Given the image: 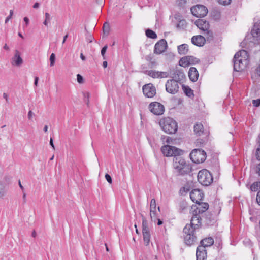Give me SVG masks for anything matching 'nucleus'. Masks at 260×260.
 Here are the masks:
<instances>
[{"label":"nucleus","instance_id":"17","mask_svg":"<svg viewBox=\"0 0 260 260\" xmlns=\"http://www.w3.org/2000/svg\"><path fill=\"white\" fill-rule=\"evenodd\" d=\"M150 216L152 221H155L156 219V204L154 199L150 201Z\"/></svg>","mask_w":260,"mask_h":260},{"label":"nucleus","instance_id":"6","mask_svg":"<svg viewBox=\"0 0 260 260\" xmlns=\"http://www.w3.org/2000/svg\"><path fill=\"white\" fill-rule=\"evenodd\" d=\"M190 157L191 160L196 164L202 163L206 158V152L199 149H194L190 154Z\"/></svg>","mask_w":260,"mask_h":260},{"label":"nucleus","instance_id":"56","mask_svg":"<svg viewBox=\"0 0 260 260\" xmlns=\"http://www.w3.org/2000/svg\"><path fill=\"white\" fill-rule=\"evenodd\" d=\"M156 220H157V225H161L163 223L162 221L160 219H157V218H156V219L155 220V221Z\"/></svg>","mask_w":260,"mask_h":260},{"label":"nucleus","instance_id":"16","mask_svg":"<svg viewBox=\"0 0 260 260\" xmlns=\"http://www.w3.org/2000/svg\"><path fill=\"white\" fill-rule=\"evenodd\" d=\"M148 75L153 78H167L169 74L167 72L150 70L148 71Z\"/></svg>","mask_w":260,"mask_h":260},{"label":"nucleus","instance_id":"37","mask_svg":"<svg viewBox=\"0 0 260 260\" xmlns=\"http://www.w3.org/2000/svg\"><path fill=\"white\" fill-rule=\"evenodd\" d=\"M50 66L53 67L55 64V54L53 53H52L50 56Z\"/></svg>","mask_w":260,"mask_h":260},{"label":"nucleus","instance_id":"30","mask_svg":"<svg viewBox=\"0 0 260 260\" xmlns=\"http://www.w3.org/2000/svg\"><path fill=\"white\" fill-rule=\"evenodd\" d=\"M179 64L180 66L186 68L189 66V62L188 61L187 56L182 57L179 62Z\"/></svg>","mask_w":260,"mask_h":260},{"label":"nucleus","instance_id":"49","mask_svg":"<svg viewBox=\"0 0 260 260\" xmlns=\"http://www.w3.org/2000/svg\"><path fill=\"white\" fill-rule=\"evenodd\" d=\"M3 97L6 100V102L8 101V95L6 93H3Z\"/></svg>","mask_w":260,"mask_h":260},{"label":"nucleus","instance_id":"51","mask_svg":"<svg viewBox=\"0 0 260 260\" xmlns=\"http://www.w3.org/2000/svg\"><path fill=\"white\" fill-rule=\"evenodd\" d=\"M32 117V112L31 111H29L28 113V118L29 119H31Z\"/></svg>","mask_w":260,"mask_h":260},{"label":"nucleus","instance_id":"61","mask_svg":"<svg viewBox=\"0 0 260 260\" xmlns=\"http://www.w3.org/2000/svg\"><path fill=\"white\" fill-rule=\"evenodd\" d=\"M68 35H66V36H64L62 43H64L66 42V40L67 38H68Z\"/></svg>","mask_w":260,"mask_h":260},{"label":"nucleus","instance_id":"45","mask_svg":"<svg viewBox=\"0 0 260 260\" xmlns=\"http://www.w3.org/2000/svg\"><path fill=\"white\" fill-rule=\"evenodd\" d=\"M105 178L110 184L112 183V178H111V176L108 174H106Z\"/></svg>","mask_w":260,"mask_h":260},{"label":"nucleus","instance_id":"48","mask_svg":"<svg viewBox=\"0 0 260 260\" xmlns=\"http://www.w3.org/2000/svg\"><path fill=\"white\" fill-rule=\"evenodd\" d=\"M23 20H24V21L25 22V26H27V25L28 24L29 22V19L27 17H25L23 18Z\"/></svg>","mask_w":260,"mask_h":260},{"label":"nucleus","instance_id":"32","mask_svg":"<svg viewBox=\"0 0 260 260\" xmlns=\"http://www.w3.org/2000/svg\"><path fill=\"white\" fill-rule=\"evenodd\" d=\"M188 61L189 63V66L191 64H195L198 63L200 62L199 59L192 56H186Z\"/></svg>","mask_w":260,"mask_h":260},{"label":"nucleus","instance_id":"28","mask_svg":"<svg viewBox=\"0 0 260 260\" xmlns=\"http://www.w3.org/2000/svg\"><path fill=\"white\" fill-rule=\"evenodd\" d=\"M194 131L195 133L201 136L203 133V126L201 123H197L194 126Z\"/></svg>","mask_w":260,"mask_h":260},{"label":"nucleus","instance_id":"8","mask_svg":"<svg viewBox=\"0 0 260 260\" xmlns=\"http://www.w3.org/2000/svg\"><path fill=\"white\" fill-rule=\"evenodd\" d=\"M191 12L197 17H203L207 15L208 10L204 6L198 5L192 7Z\"/></svg>","mask_w":260,"mask_h":260},{"label":"nucleus","instance_id":"58","mask_svg":"<svg viewBox=\"0 0 260 260\" xmlns=\"http://www.w3.org/2000/svg\"><path fill=\"white\" fill-rule=\"evenodd\" d=\"M22 192H23V199L24 202H25L26 194L24 191H23Z\"/></svg>","mask_w":260,"mask_h":260},{"label":"nucleus","instance_id":"27","mask_svg":"<svg viewBox=\"0 0 260 260\" xmlns=\"http://www.w3.org/2000/svg\"><path fill=\"white\" fill-rule=\"evenodd\" d=\"M178 52L180 55L186 54L188 52V46L186 44L178 46Z\"/></svg>","mask_w":260,"mask_h":260},{"label":"nucleus","instance_id":"59","mask_svg":"<svg viewBox=\"0 0 260 260\" xmlns=\"http://www.w3.org/2000/svg\"><path fill=\"white\" fill-rule=\"evenodd\" d=\"M103 66L104 68H106L107 67V62L105 61L103 63Z\"/></svg>","mask_w":260,"mask_h":260},{"label":"nucleus","instance_id":"24","mask_svg":"<svg viewBox=\"0 0 260 260\" xmlns=\"http://www.w3.org/2000/svg\"><path fill=\"white\" fill-rule=\"evenodd\" d=\"M235 58L241 59L242 60L249 61V56L247 52L245 50H242L237 52L235 55Z\"/></svg>","mask_w":260,"mask_h":260},{"label":"nucleus","instance_id":"54","mask_svg":"<svg viewBox=\"0 0 260 260\" xmlns=\"http://www.w3.org/2000/svg\"><path fill=\"white\" fill-rule=\"evenodd\" d=\"M50 144L51 146V147H52V148L54 150L55 149V146H54V145L53 144V140H52V138L50 139Z\"/></svg>","mask_w":260,"mask_h":260},{"label":"nucleus","instance_id":"3","mask_svg":"<svg viewBox=\"0 0 260 260\" xmlns=\"http://www.w3.org/2000/svg\"><path fill=\"white\" fill-rule=\"evenodd\" d=\"M196 25L202 31L207 40H210L213 38V32L210 29L208 22L204 19H198L195 21Z\"/></svg>","mask_w":260,"mask_h":260},{"label":"nucleus","instance_id":"11","mask_svg":"<svg viewBox=\"0 0 260 260\" xmlns=\"http://www.w3.org/2000/svg\"><path fill=\"white\" fill-rule=\"evenodd\" d=\"M234 70L237 72H241L245 70L248 64L249 61L242 60L235 58L234 57Z\"/></svg>","mask_w":260,"mask_h":260},{"label":"nucleus","instance_id":"20","mask_svg":"<svg viewBox=\"0 0 260 260\" xmlns=\"http://www.w3.org/2000/svg\"><path fill=\"white\" fill-rule=\"evenodd\" d=\"M251 35L256 40H260V22L255 23L251 30Z\"/></svg>","mask_w":260,"mask_h":260},{"label":"nucleus","instance_id":"34","mask_svg":"<svg viewBox=\"0 0 260 260\" xmlns=\"http://www.w3.org/2000/svg\"><path fill=\"white\" fill-rule=\"evenodd\" d=\"M146 35L148 37L150 38L155 39L157 38L156 34L153 31L150 29H147L146 31Z\"/></svg>","mask_w":260,"mask_h":260},{"label":"nucleus","instance_id":"1","mask_svg":"<svg viewBox=\"0 0 260 260\" xmlns=\"http://www.w3.org/2000/svg\"><path fill=\"white\" fill-rule=\"evenodd\" d=\"M173 167L175 171L179 175L186 174L191 171L190 165L180 155L174 157Z\"/></svg>","mask_w":260,"mask_h":260},{"label":"nucleus","instance_id":"47","mask_svg":"<svg viewBox=\"0 0 260 260\" xmlns=\"http://www.w3.org/2000/svg\"><path fill=\"white\" fill-rule=\"evenodd\" d=\"M256 201L257 203L260 205V191L258 192L256 197Z\"/></svg>","mask_w":260,"mask_h":260},{"label":"nucleus","instance_id":"4","mask_svg":"<svg viewBox=\"0 0 260 260\" xmlns=\"http://www.w3.org/2000/svg\"><path fill=\"white\" fill-rule=\"evenodd\" d=\"M161 151L163 155L166 157H177L183 153V150L170 145H165L161 147Z\"/></svg>","mask_w":260,"mask_h":260},{"label":"nucleus","instance_id":"35","mask_svg":"<svg viewBox=\"0 0 260 260\" xmlns=\"http://www.w3.org/2000/svg\"><path fill=\"white\" fill-rule=\"evenodd\" d=\"M252 191H256L260 188V182H254L250 187Z\"/></svg>","mask_w":260,"mask_h":260},{"label":"nucleus","instance_id":"29","mask_svg":"<svg viewBox=\"0 0 260 260\" xmlns=\"http://www.w3.org/2000/svg\"><path fill=\"white\" fill-rule=\"evenodd\" d=\"M195 229L191 226V225L186 224L183 229L184 235L192 234H193V232Z\"/></svg>","mask_w":260,"mask_h":260},{"label":"nucleus","instance_id":"50","mask_svg":"<svg viewBox=\"0 0 260 260\" xmlns=\"http://www.w3.org/2000/svg\"><path fill=\"white\" fill-rule=\"evenodd\" d=\"M84 96L85 98H87L88 99V101H87V104H88V103H89L88 99H89V95H90L89 93V92H85V93H84Z\"/></svg>","mask_w":260,"mask_h":260},{"label":"nucleus","instance_id":"57","mask_svg":"<svg viewBox=\"0 0 260 260\" xmlns=\"http://www.w3.org/2000/svg\"><path fill=\"white\" fill-rule=\"evenodd\" d=\"M256 172L260 175V164L257 166L256 168Z\"/></svg>","mask_w":260,"mask_h":260},{"label":"nucleus","instance_id":"26","mask_svg":"<svg viewBox=\"0 0 260 260\" xmlns=\"http://www.w3.org/2000/svg\"><path fill=\"white\" fill-rule=\"evenodd\" d=\"M184 241L188 245H192L195 240V236L193 234L184 235Z\"/></svg>","mask_w":260,"mask_h":260},{"label":"nucleus","instance_id":"39","mask_svg":"<svg viewBox=\"0 0 260 260\" xmlns=\"http://www.w3.org/2000/svg\"><path fill=\"white\" fill-rule=\"evenodd\" d=\"M219 4L222 5H228L231 2V0H217Z\"/></svg>","mask_w":260,"mask_h":260},{"label":"nucleus","instance_id":"33","mask_svg":"<svg viewBox=\"0 0 260 260\" xmlns=\"http://www.w3.org/2000/svg\"><path fill=\"white\" fill-rule=\"evenodd\" d=\"M7 194V189L4 185L0 183V200L3 199Z\"/></svg>","mask_w":260,"mask_h":260},{"label":"nucleus","instance_id":"42","mask_svg":"<svg viewBox=\"0 0 260 260\" xmlns=\"http://www.w3.org/2000/svg\"><path fill=\"white\" fill-rule=\"evenodd\" d=\"M164 139H166L165 142L167 143V145L170 144H174L173 142V140L169 137H164Z\"/></svg>","mask_w":260,"mask_h":260},{"label":"nucleus","instance_id":"25","mask_svg":"<svg viewBox=\"0 0 260 260\" xmlns=\"http://www.w3.org/2000/svg\"><path fill=\"white\" fill-rule=\"evenodd\" d=\"M214 243V240L211 237L206 238L204 239L201 241V245L204 247L205 248L206 247L211 246Z\"/></svg>","mask_w":260,"mask_h":260},{"label":"nucleus","instance_id":"13","mask_svg":"<svg viewBox=\"0 0 260 260\" xmlns=\"http://www.w3.org/2000/svg\"><path fill=\"white\" fill-rule=\"evenodd\" d=\"M23 62L21 56V53L18 50H15L14 54L11 59V64L12 66L20 67Z\"/></svg>","mask_w":260,"mask_h":260},{"label":"nucleus","instance_id":"43","mask_svg":"<svg viewBox=\"0 0 260 260\" xmlns=\"http://www.w3.org/2000/svg\"><path fill=\"white\" fill-rule=\"evenodd\" d=\"M107 47V45H105L104 47L102 48L101 50V54L104 59H105V54L106 52Z\"/></svg>","mask_w":260,"mask_h":260},{"label":"nucleus","instance_id":"38","mask_svg":"<svg viewBox=\"0 0 260 260\" xmlns=\"http://www.w3.org/2000/svg\"><path fill=\"white\" fill-rule=\"evenodd\" d=\"M184 92H185V94H186V95H187L189 97L191 96L193 94V91L190 88H185V90H184Z\"/></svg>","mask_w":260,"mask_h":260},{"label":"nucleus","instance_id":"44","mask_svg":"<svg viewBox=\"0 0 260 260\" xmlns=\"http://www.w3.org/2000/svg\"><path fill=\"white\" fill-rule=\"evenodd\" d=\"M252 104L255 107H258L260 105V100L257 99V100H254L252 101Z\"/></svg>","mask_w":260,"mask_h":260},{"label":"nucleus","instance_id":"15","mask_svg":"<svg viewBox=\"0 0 260 260\" xmlns=\"http://www.w3.org/2000/svg\"><path fill=\"white\" fill-rule=\"evenodd\" d=\"M190 197L193 202L199 203L203 200L204 194L200 189H195L191 191Z\"/></svg>","mask_w":260,"mask_h":260},{"label":"nucleus","instance_id":"60","mask_svg":"<svg viewBox=\"0 0 260 260\" xmlns=\"http://www.w3.org/2000/svg\"><path fill=\"white\" fill-rule=\"evenodd\" d=\"M4 48L5 49V50H9V47L8 46V45L6 44H5L4 46Z\"/></svg>","mask_w":260,"mask_h":260},{"label":"nucleus","instance_id":"55","mask_svg":"<svg viewBox=\"0 0 260 260\" xmlns=\"http://www.w3.org/2000/svg\"><path fill=\"white\" fill-rule=\"evenodd\" d=\"M18 183H19V186L20 187V188L22 190V191H24V187L22 185V184L21 183V182H20V180H19Z\"/></svg>","mask_w":260,"mask_h":260},{"label":"nucleus","instance_id":"53","mask_svg":"<svg viewBox=\"0 0 260 260\" xmlns=\"http://www.w3.org/2000/svg\"><path fill=\"white\" fill-rule=\"evenodd\" d=\"M38 80H39V78L37 77H36L35 78V82H34V84L36 86H37V85H38Z\"/></svg>","mask_w":260,"mask_h":260},{"label":"nucleus","instance_id":"21","mask_svg":"<svg viewBox=\"0 0 260 260\" xmlns=\"http://www.w3.org/2000/svg\"><path fill=\"white\" fill-rule=\"evenodd\" d=\"M206 39L204 37L198 35L193 36L191 39V42L198 46H202L204 45Z\"/></svg>","mask_w":260,"mask_h":260},{"label":"nucleus","instance_id":"31","mask_svg":"<svg viewBox=\"0 0 260 260\" xmlns=\"http://www.w3.org/2000/svg\"><path fill=\"white\" fill-rule=\"evenodd\" d=\"M51 19H52V17L51 16V15L48 13H45V20L43 22V24L46 26V27H48L49 26V24H50V21L51 20Z\"/></svg>","mask_w":260,"mask_h":260},{"label":"nucleus","instance_id":"9","mask_svg":"<svg viewBox=\"0 0 260 260\" xmlns=\"http://www.w3.org/2000/svg\"><path fill=\"white\" fill-rule=\"evenodd\" d=\"M178 83L175 80H168L166 84V91L171 94L176 93L179 90Z\"/></svg>","mask_w":260,"mask_h":260},{"label":"nucleus","instance_id":"12","mask_svg":"<svg viewBox=\"0 0 260 260\" xmlns=\"http://www.w3.org/2000/svg\"><path fill=\"white\" fill-rule=\"evenodd\" d=\"M167 43L165 40L162 39L157 42L154 46V53L159 55L162 53L167 49Z\"/></svg>","mask_w":260,"mask_h":260},{"label":"nucleus","instance_id":"10","mask_svg":"<svg viewBox=\"0 0 260 260\" xmlns=\"http://www.w3.org/2000/svg\"><path fill=\"white\" fill-rule=\"evenodd\" d=\"M142 233L144 243L146 245H148L150 241V232L147 221L145 218L142 219Z\"/></svg>","mask_w":260,"mask_h":260},{"label":"nucleus","instance_id":"22","mask_svg":"<svg viewBox=\"0 0 260 260\" xmlns=\"http://www.w3.org/2000/svg\"><path fill=\"white\" fill-rule=\"evenodd\" d=\"M188 77L190 80L192 82H196L197 81L199 77V73L196 68L191 67L189 69Z\"/></svg>","mask_w":260,"mask_h":260},{"label":"nucleus","instance_id":"46","mask_svg":"<svg viewBox=\"0 0 260 260\" xmlns=\"http://www.w3.org/2000/svg\"><path fill=\"white\" fill-rule=\"evenodd\" d=\"M255 77H256V75L258 77H260V64H259L258 67L256 69V72L255 73Z\"/></svg>","mask_w":260,"mask_h":260},{"label":"nucleus","instance_id":"18","mask_svg":"<svg viewBox=\"0 0 260 260\" xmlns=\"http://www.w3.org/2000/svg\"><path fill=\"white\" fill-rule=\"evenodd\" d=\"M196 205L194 206L195 210L194 212L196 214H200L205 212L209 207L208 203L205 202H202L201 201L199 203H196Z\"/></svg>","mask_w":260,"mask_h":260},{"label":"nucleus","instance_id":"19","mask_svg":"<svg viewBox=\"0 0 260 260\" xmlns=\"http://www.w3.org/2000/svg\"><path fill=\"white\" fill-rule=\"evenodd\" d=\"M207 252L203 246H199L197 248V260H205L206 258Z\"/></svg>","mask_w":260,"mask_h":260},{"label":"nucleus","instance_id":"52","mask_svg":"<svg viewBox=\"0 0 260 260\" xmlns=\"http://www.w3.org/2000/svg\"><path fill=\"white\" fill-rule=\"evenodd\" d=\"M39 6H40V4L39 3L37 2V3H35L34 4V5H33V8L34 9H37L39 7Z\"/></svg>","mask_w":260,"mask_h":260},{"label":"nucleus","instance_id":"41","mask_svg":"<svg viewBox=\"0 0 260 260\" xmlns=\"http://www.w3.org/2000/svg\"><path fill=\"white\" fill-rule=\"evenodd\" d=\"M77 80L78 82L80 84H82L84 82V79L83 77L80 74H77Z\"/></svg>","mask_w":260,"mask_h":260},{"label":"nucleus","instance_id":"2","mask_svg":"<svg viewBox=\"0 0 260 260\" xmlns=\"http://www.w3.org/2000/svg\"><path fill=\"white\" fill-rule=\"evenodd\" d=\"M159 123L161 129L167 134H175L177 131V123L174 119L169 117L161 119Z\"/></svg>","mask_w":260,"mask_h":260},{"label":"nucleus","instance_id":"23","mask_svg":"<svg viewBox=\"0 0 260 260\" xmlns=\"http://www.w3.org/2000/svg\"><path fill=\"white\" fill-rule=\"evenodd\" d=\"M201 218L199 214H196L193 215L191 219L190 225L192 226L194 229H197L199 227L201 224Z\"/></svg>","mask_w":260,"mask_h":260},{"label":"nucleus","instance_id":"64","mask_svg":"<svg viewBox=\"0 0 260 260\" xmlns=\"http://www.w3.org/2000/svg\"><path fill=\"white\" fill-rule=\"evenodd\" d=\"M32 236L34 237H35L36 236V232L35 231H33L32 233Z\"/></svg>","mask_w":260,"mask_h":260},{"label":"nucleus","instance_id":"62","mask_svg":"<svg viewBox=\"0 0 260 260\" xmlns=\"http://www.w3.org/2000/svg\"><path fill=\"white\" fill-rule=\"evenodd\" d=\"M80 57L82 60H84L85 59V57L83 55L82 53L81 54Z\"/></svg>","mask_w":260,"mask_h":260},{"label":"nucleus","instance_id":"7","mask_svg":"<svg viewBox=\"0 0 260 260\" xmlns=\"http://www.w3.org/2000/svg\"><path fill=\"white\" fill-rule=\"evenodd\" d=\"M148 108L152 113L156 115H162L165 111L164 105L157 102L151 103Z\"/></svg>","mask_w":260,"mask_h":260},{"label":"nucleus","instance_id":"36","mask_svg":"<svg viewBox=\"0 0 260 260\" xmlns=\"http://www.w3.org/2000/svg\"><path fill=\"white\" fill-rule=\"evenodd\" d=\"M186 22L185 20L184 19H182L178 22L177 25V27L180 29H183L186 26Z\"/></svg>","mask_w":260,"mask_h":260},{"label":"nucleus","instance_id":"63","mask_svg":"<svg viewBox=\"0 0 260 260\" xmlns=\"http://www.w3.org/2000/svg\"><path fill=\"white\" fill-rule=\"evenodd\" d=\"M44 132H46L48 131V126L47 125H45L44 127Z\"/></svg>","mask_w":260,"mask_h":260},{"label":"nucleus","instance_id":"14","mask_svg":"<svg viewBox=\"0 0 260 260\" xmlns=\"http://www.w3.org/2000/svg\"><path fill=\"white\" fill-rule=\"evenodd\" d=\"M143 92L145 96L152 98L156 94V89L153 84L150 83L143 87Z\"/></svg>","mask_w":260,"mask_h":260},{"label":"nucleus","instance_id":"40","mask_svg":"<svg viewBox=\"0 0 260 260\" xmlns=\"http://www.w3.org/2000/svg\"><path fill=\"white\" fill-rule=\"evenodd\" d=\"M13 15V10H10L9 15L5 19V23H8V22L11 19Z\"/></svg>","mask_w":260,"mask_h":260},{"label":"nucleus","instance_id":"5","mask_svg":"<svg viewBox=\"0 0 260 260\" xmlns=\"http://www.w3.org/2000/svg\"><path fill=\"white\" fill-rule=\"evenodd\" d=\"M198 181L204 186L209 185L213 181L211 173L206 169L200 170L198 174Z\"/></svg>","mask_w":260,"mask_h":260}]
</instances>
